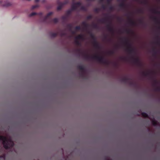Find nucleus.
Returning <instances> with one entry per match:
<instances>
[{
    "mask_svg": "<svg viewBox=\"0 0 160 160\" xmlns=\"http://www.w3.org/2000/svg\"><path fill=\"white\" fill-rule=\"evenodd\" d=\"M39 0H35V1H36V2H38V1Z\"/></svg>",
    "mask_w": 160,
    "mask_h": 160,
    "instance_id": "2",
    "label": "nucleus"
},
{
    "mask_svg": "<svg viewBox=\"0 0 160 160\" xmlns=\"http://www.w3.org/2000/svg\"><path fill=\"white\" fill-rule=\"evenodd\" d=\"M52 14V13H49V14H50H50Z\"/></svg>",
    "mask_w": 160,
    "mask_h": 160,
    "instance_id": "3",
    "label": "nucleus"
},
{
    "mask_svg": "<svg viewBox=\"0 0 160 160\" xmlns=\"http://www.w3.org/2000/svg\"><path fill=\"white\" fill-rule=\"evenodd\" d=\"M0 140H2L3 141L4 147L5 148H8L9 146H6V142L8 144L9 143H10L11 144H12V142L11 141L8 140L7 139L6 137L2 136H0Z\"/></svg>",
    "mask_w": 160,
    "mask_h": 160,
    "instance_id": "1",
    "label": "nucleus"
}]
</instances>
